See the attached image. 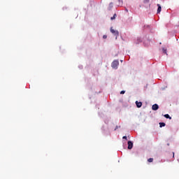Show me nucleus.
<instances>
[{"label":"nucleus","mask_w":179,"mask_h":179,"mask_svg":"<svg viewBox=\"0 0 179 179\" xmlns=\"http://www.w3.org/2000/svg\"><path fill=\"white\" fill-rule=\"evenodd\" d=\"M109 6H113V3H110L109 4Z\"/></svg>","instance_id":"nucleus-20"},{"label":"nucleus","mask_w":179,"mask_h":179,"mask_svg":"<svg viewBox=\"0 0 179 179\" xmlns=\"http://www.w3.org/2000/svg\"><path fill=\"white\" fill-rule=\"evenodd\" d=\"M118 128H120V127L116 126L115 128V131H117V129H118Z\"/></svg>","instance_id":"nucleus-16"},{"label":"nucleus","mask_w":179,"mask_h":179,"mask_svg":"<svg viewBox=\"0 0 179 179\" xmlns=\"http://www.w3.org/2000/svg\"><path fill=\"white\" fill-rule=\"evenodd\" d=\"M162 51H163L164 54H166L167 55V49L163 48Z\"/></svg>","instance_id":"nucleus-11"},{"label":"nucleus","mask_w":179,"mask_h":179,"mask_svg":"<svg viewBox=\"0 0 179 179\" xmlns=\"http://www.w3.org/2000/svg\"><path fill=\"white\" fill-rule=\"evenodd\" d=\"M122 138H123V139H127V136H124L122 137Z\"/></svg>","instance_id":"nucleus-19"},{"label":"nucleus","mask_w":179,"mask_h":179,"mask_svg":"<svg viewBox=\"0 0 179 179\" xmlns=\"http://www.w3.org/2000/svg\"><path fill=\"white\" fill-rule=\"evenodd\" d=\"M157 13H160V12H162V6H160V4H157Z\"/></svg>","instance_id":"nucleus-6"},{"label":"nucleus","mask_w":179,"mask_h":179,"mask_svg":"<svg viewBox=\"0 0 179 179\" xmlns=\"http://www.w3.org/2000/svg\"><path fill=\"white\" fill-rule=\"evenodd\" d=\"M117 17V14H114L113 17H110L111 20H114Z\"/></svg>","instance_id":"nucleus-10"},{"label":"nucleus","mask_w":179,"mask_h":179,"mask_svg":"<svg viewBox=\"0 0 179 179\" xmlns=\"http://www.w3.org/2000/svg\"><path fill=\"white\" fill-rule=\"evenodd\" d=\"M149 1H150V0H144L143 2H144L145 3H149Z\"/></svg>","instance_id":"nucleus-13"},{"label":"nucleus","mask_w":179,"mask_h":179,"mask_svg":"<svg viewBox=\"0 0 179 179\" xmlns=\"http://www.w3.org/2000/svg\"><path fill=\"white\" fill-rule=\"evenodd\" d=\"M128 149L131 150L132 148H134V143L132 141H128Z\"/></svg>","instance_id":"nucleus-4"},{"label":"nucleus","mask_w":179,"mask_h":179,"mask_svg":"<svg viewBox=\"0 0 179 179\" xmlns=\"http://www.w3.org/2000/svg\"><path fill=\"white\" fill-rule=\"evenodd\" d=\"M136 106L138 108H141V107H142V102H139V101H136Z\"/></svg>","instance_id":"nucleus-5"},{"label":"nucleus","mask_w":179,"mask_h":179,"mask_svg":"<svg viewBox=\"0 0 179 179\" xmlns=\"http://www.w3.org/2000/svg\"><path fill=\"white\" fill-rule=\"evenodd\" d=\"M152 110H153L154 111H157V110H159V105H157V103H155L154 105H152Z\"/></svg>","instance_id":"nucleus-3"},{"label":"nucleus","mask_w":179,"mask_h":179,"mask_svg":"<svg viewBox=\"0 0 179 179\" xmlns=\"http://www.w3.org/2000/svg\"><path fill=\"white\" fill-rule=\"evenodd\" d=\"M164 117H165V118L171 120V117H170V115H169V114H166V115H164Z\"/></svg>","instance_id":"nucleus-8"},{"label":"nucleus","mask_w":179,"mask_h":179,"mask_svg":"<svg viewBox=\"0 0 179 179\" xmlns=\"http://www.w3.org/2000/svg\"><path fill=\"white\" fill-rule=\"evenodd\" d=\"M126 11H127V12H128V9H126Z\"/></svg>","instance_id":"nucleus-22"},{"label":"nucleus","mask_w":179,"mask_h":179,"mask_svg":"<svg viewBox=\"0 0 179 179\" xmlns=\"http://www.w3.org/2000/svg\"><path fill=\"white\" fill-rule=\"evenodd\" d=\"M110 32L115 36V39L117 40V37L120 36V32H118L117 30L113 29V27L110 28Z\"/></svg>","instance_id":"nucleus-2"},{"label":"nucleus","mask_w":179,"mask_h":179,"mask_svg":"<svg viewBox=\"0 0 179 179\" xmlns=\"http://www.w3.org/2000/svg\"><path fill=\"white\" fill-rule=\"evenodd\" d=\"M119 3H120L119 5H122V0H119Z\"/></svg>","instance_id":"nucleus-14"},{"label":"nucleus","mask_w":179,"mask_h":179,"mask_svg":"<svg viewBox=\"0 0 179 179\" xmlns=\"http://www.w3.org/2000/svg\"><path fill=\"white\" fill-rule=\"evenodd\" d=\"M103 38H107L106 35H103Z\"/></svg>","instance_id":"nucleus-18"},{"label":"nucleus","mask_w":179,"mask_h":179,"mask_svg":"<svg viewBox=\"0 0 179 179\" xmlns=\"http://www.w3.org/2000/svg\"><path fill=\"white\" fill-rule=\"evenodd\" d=\"M125 93V91H121L120 94H124Z\"/></svg>","instance_id":"nucleus-15"},{"label":"nucleus","mask_w":179,"mask_h":179,"mask_svg":"<svg viewBox=\"0 0 179 179\" xmlns=\"http://www.w3.org/2000/svg\"><path fill=\"white\" fill-rule=\"evenodd\" d=\"M148 162L149 163H152V162H153V158H150V159H148Z\"/></svg>","instance_id":"nucleus-12"},{"label":"nucleus","mask_w":179,"mask_h":179,"mask_svg":"<svg viewBox=\"0 0 179 179\" xmlns=\"http://www.w3.org/2000/svg\"><path fill=\"white\" fill-rule=\"evenodd\" d=\"M160 128H163V127H166V123L164 122H159Z\"/></svg>","instance_id":"nucleus-7"},{"label":"nucleus","mask_w":179,"mask_h":179,"mask_svg":"<svg viewBox=\"0 0 179 179\" xmlns=\"http://www.w3.org/2000/svg\"><path fill=\"white\" fill-rule=\"evenodd\" d=\"M173 157H174V152H173Z\"/></svg>","instance_id":"nucleus-21"},{"label":"nucleus","mask_w":179,"mask_h":179,"mask_svg":"<svg viewBox=\"0 0 179 179\" xmlns=\"http://www.w3.org/2000/svg\"><path fill=\"white\" fill-rule=\"evenodd\" d=\"M139 43H142V38H137L136 44H139Z\"/></svg>","instance_id":"nucleus-9"},{"label":"nucleus","mask_w":179,"mask_h":179,"mask_svg":"<svg viewBox=\"0 0 179 179\" xmlns=\"http://www.w3.org/2000/svg\"><path fill=\"white\" fill-rule=\"evenodd\" d=\"M78 67L80 69H83V66H79Z\"/></svg>","instance_id":"nucleus-17"},{"label":"nucleus","mask_w":179,"mask_h":179,"mask_svg":"<svg viewBox=\"0 0 179 179\" xmlns=\"http://www.w3.org/2000/svg\"><path fill=\"white\" fill-rule=\"evenodd\" d=\"M118 65H120V62L118 60H114L111 64V66L113 69H117Z\"/></svg>","instance_id":"nucleus-1"}]
</instances>
